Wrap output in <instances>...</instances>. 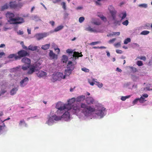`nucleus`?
<instances>
[{"label": "nucleus", "mask_w": 152, "mask_h": 152, "mask_svg": "<svg viewBox=\"0 0 152 152\" xmlns=\"http://www.w3.org/2000/svg\"><path fill=\"white\" fill-rule=\"evenodd\" d=\"M17 33L19 35H22L23 34V31H21L20 30H19L17 32Z\"/></svg>", "instance_id": "nucleus-56"}, {"label": "nucleus", "mask_w": 152, "mask_h": 152, "mask_svg": "<svg viewBox=\"0 0 152 152\" xmlns=\"http://www.w3.org/2000/svg\"><path fill=\"white\" fill-rule=\"evenodd\" d=\"M69 106V105H64L62 104L61 102H58L56 106V108L58 109L56 112L57 114L59 115L63 113L65 111V110H69L70 107Z\"/></svg>", "instance_id": "nucleus-1"}, {"label": "nucleus", "mask_w": 152, "mask_h": 152, "mask_svg": "<svg viewBox=\"0 0 152 152\" xmlns=\"http://www.w3.org/2000/svg\"><path fill=\"white\" fill-rule=\"evenodd\" d=\"M5 53L3 52L0 53V58H1L3 56L5 55Z\"/></svg>", "instance_id": "nucleus-59"}, {"label": "nucleus", "mask_w": 152, "mask_h": 152, "mask_svg": "<svg viewBox=\"0 0 152 152\" xmlns=\"http://www.w3.org/2000/svg\"><path fill=\"white\" fill-rule=\"evenodd\" d=\"M108 9L110 10V12L111 14L113 19L115 20V19L116 11L114 9L113 7L112 6H110L108 8Z\"/></svg>", "instance_id": "nucleus-7"}, {"label": "nucleus", "mask_w": 152, "mask_h": 152, "mask_svg": "<svg viewBox=\"0 0 152 152\" xmlns=\"http://www.w3.org/2000/svg\"><path fill=\"white\" fill-rule=\"evenodd\" d=\"M105 110V108L102 107L99 108V109L96 111V114L100 116L101 118H102L104 115V112Z\"/></svg>", "instance_id": "nucleus-6"}, {"label": "nucleus", "mask_w": 152, "mask_h": 152, "mask_svg": "<svg viewBox=\"0 0 152 152\" xmlns=\"http://www.w3.org/2000/svg\"><path fill=\"white\" fill-rule=\"evenodd\" d=\"M121 46L120 42H117L114 44V46L116 47H118V46Z\"/></svg>", "instance_id": "nucleus-49"}, {"label": "nucleus", "mask_w": 152, "mask_h": 152, "mask_svg": "<svg viewBox=\"0 0 152 152\" xmlns=\"http://www.w3.org/2000/svg\"><path fill=\"white\" fill-rule=\"evenodd\" d=\"M28 80V78L27 77H25L20 82V86L22 87L24 86L27 84Z\"/></svg>", "instance_id": "nucleus-10"}, {"label": "nucleus", "mask_w": 152, "mask_h": 152, "mask_svg": "<svg viewBox=\"0 0 152 152\" xmlns=\"http://www.w3.org/2000/svg\"><path fill=\"white\" fill-rule=\"evenodd\" d=\"M120 34V32H113V36L117 35V36H119Z\"/></svg>", "instance_id": "nucleus-48"}, {"label": "nucleus", "mask_w": 152, "mask_h": 152, "mask_svg": "<svg viewBox=\"0 0 152 152\" xmlns=\"http://www.w3.org/2000/svg\"><path fill=\"white\" fill-rule=\"evenodd\" d=\"M6 92V91L4 90H1V91L0 93V96L2 94H3Z\"/></svg>", "instance_id": "nucleus-55"}, {"label": "nucleus", "mask_w": 152, "mask_h": 152, "mask_svg": "<svg viewBox=\"0 0 152 152\" xmlns=\"http://www.w3.org/2000/svg\"><path fill=\"white\" fill-rule=\"evenodd\" d=\"M49 34L47 33L44 32L41 33L37 34L35 35V37L38 40H40L43 38L47 37Z\"/></svg>", "instance_id": "nucleus-4"}, {"label": "nucleus", "mask_w": 152, "mask_h": 152, "mask_svg": "<svg viewBox=\"0 0 152 152\" xmlns=\"http://www.w3.org/2000/svg\"><path fill=\"white\" fill-rule=\"evenodd\" d=\"M9 6L7 4H6L1 7V10L4 11L7 9L8 8Z\"/></svg>", "instance_id": "nucleus-32"}, {"label": "nucleus", "mask_w": 152, "mask_h": 152, "mask_svg": "<svg viewBox=\"0 0 152 152\" xmlns=\"http://www.w3.org/2000/svg\"><path fill=\"white\" fill-rule=\"evenodd\" d=\"M82 70L85 72H89V70L86 68H82Z\"/></svg>", "instance_id": "nucleus-47"}, {"label": "nucleus", "mask_w": 152, "mask_h": 152, "mask_svg": "<svg viewBox=\"0 0 152 152\" xmlns=\"http://www.w3.org/2000/svg\"><path fill=\"white\" fill-rule=\"evenodd\" d=\"M100 42V41H97V42H91L90 43V45H96L97 44L99 43Z\"/></svg>", "instance_id": "nucleus-45"}, {"label": "nucleus", "mask_w": 152, "mask_h": 152, "mask_svg": "<svg viewBox=\"0 0 152 152\" xmlns=\"http://www.w3.org/2000/svg\"><path fill=\"white\" fill-rule=\"evenodd\" d=\"M8 58H14L15 60L20 59V57L19 56L14 54H10L8 57Z\"/></svg>", "instance_id": "nucleus-21"}, {"label": "nucleus", "mask_w": 152, "mask_h": 152, "mask_svg": "<svg viewBox=\"0 0 152 152\" xmlns=\"http://www.w3.org/2000/svg\"><path fill=\"white\" fill-rule=\"evenodd\" d=\"M95 110V109L94 108L92 107L91 106H88L86 110V115H87L90 113L94 111Z\"/></svg>", "instance_id": "nucleus-16"}, {"label": "nucleus", "mask_w": 152, "mask_h": 152, "mask_svg": "<svg viewBox=\"0 0 152 152\" xmlns=\"http://www.w3.org/2000/svg\"><path fill=\"white\" fill-rule=\"evenodd\" d=\"M10 6L12 8H15L18 6V5L15 2H11L10 3Z\"/></svg>", "instance_id": "nucleus-25"}, {"label": "nucleus", "mask_w": 152, "mask_h": 152, "mask_svg": "<svg viewBox=\"0 0 152 152\" xmlns=\"http://www.w3.org/2000/svg\"><path fill=\"white\" fill-rule=\"evenodd\" d=\"M139 6L141 7H144L146 8L147 7V4H140L139 5Z\"/></svg>", "instance_id": "nucleus-42"}, {"label": "nucleus", "mask_w": 152, "mask_h": 152, "mask_svg": "<svg viewBox=\"0 0 152 152\" xmlns=\"http://www.w3.org/2000/svg\"><path fill=\"white\" fill-rule=\"evenodd\" d=\"M94 24L99 25L101 24V23L100 22H94Z\"/></svg>", "instance_id": "nucleus-62"}, {"label": "nucleus", "mask_w": 152, "mask_h": 152, "mask_svg": "<svg viewBox=\"0 0 152 152\" xmlns=\"http://www.w3.org/2000/svg\"><path fill=\"white\" fill-rule=\"evenodd\" d=\"M149 33V31L147 30H145L142 31L140 33L141 34L146 35L148 34Z\"/></svg>", "instance_id": "nucleus-34"}, {"label": "nucleus", "mask_w": 152, "mask_h": 152, "mask_svg": "<svg viewBox=\"0 0 152 152\" xmlns=\"http://www.w3.org/2000/svg\"><path fill=\"white\" fill-rule=\"evenodd\" d=\"M84 18L83 17H80L79 19V21L80 23H82L84 20Z\"/></svg>", "instance_id": "nucleus-43"}, {"label": "nucleus", "mask_w": 152, "mask_h": 152, "mask_svg": "<svg viewBox=\"0 0 152 152\" xmlns=\"http://www.w3.org/2000/svg\"><path fill=\"white\" fill-rule=\"evenodd\" d=\"M18 90V89L17 88H13L12 90H11L10 91L11 94L13 95L15 94Z\"/></svg>", "instance_id": "nucleus-29"}, {"label": "nucleus", "mask_w": 152, "mask_h": 152, "mask_svg": "<svg viewBox=\"0 0 152 152\" xmlns=\"http://www.w3.org/2000/svg\"><path fill=\"white\" fill-rule=\"evenodd\" d=\"M131 69L132 70V71L133 72H137V69L136 68H135L133 67H131Z\"/></svg>", "instance_id": "nucleus-51"}, {"label": "nucleus", "mask_w": 152, "mask_h": 152, "mask_svg": "<svg viewBox=\"0 0 152 152\" xmlns=\"http://www.w3.org/2000/svg\"><path fill=\"white\" fill-rule=\"evenodd\" d=\"M50 46V45L49 44H47L42 45L41 47V48L42 49L46 50L48 49L49 48Z\"/></svg>", "instance_id": "nucleus-30"}, {"label": "nucleus", "mask_w": 152, "mask_h": 152, "mask_svg": "<svg viewBox=\"0 0 152 152\" xmlns=\"http://www.w3.org/2000/svg\"><path fill=\"white\" fill-rule=\"evenodd\" d=\"M126 12L123 14V15L121 17V20H122L126 17Z\"/></svg>", "instance_id": "nucleus-53"}, {"label": "nucleus", "mask_w": 152, "mask_h": 152, "mask_svg": "<svg viewBox=\"0 0 152 152\" xmlns=\"http://www.w3.org/2000/svg\"><path fill=\"white\" fill-rule=\"evenodd\" d=\"M116 40V38H113L112 39L110 40L109 42H108L109 43H113L115 40Z\"/></svg>", "instance_id": "nucleus-52"}, {"label": "nucleus", "mask_w": 152, "mask_h": 152, "mask_svg": "<svg viewBox=\"0 0 152 152\" xmlns=\"http://www.w3.org/2000/svg\"><path fill=\"white\" fill-rule=\"evenodd\" d=\"M18 54L19 55L18 56L20 57V58L21 57L29 56V54L26 51L24 50H22L19 51Z\"/></svg>", "instance_id": "nucleus-9"}, {"label": "nucleus", "mask_w": 152, "mask_h": 152, "mask_svg": "<svg viewBox=\"0 0 152 152\" xmlns=\"http://www.w3.org/2000/svg\"><path fill=\"white\" fill-rule=\"evenodd\" d=\"M50 24L52 26H53L55 24V22L54 21H50L49 22Z\"/></svg>", "instance_id": "nucleus-60"}, {"label": "nucleus", "mask_w": 152, "mask_h": 152, "mask_svg": "<svg viewBox=\"0 0 152 152\" xmlns=\"http://www.w3.org/2000/svg\"><path fill=\"white\" fill-rule=\"evenodd\" d=\"M49 56L52 59H54L55 58L57 59V56L51 50H50Z\"/></svg>", "instance_id": "nucleus-20"}, {"label": "nucleus", "mask_w": 152, "mask_h": 152, "mask_svg": "<svg viewBox=\"0 0 152 152\" xmlns=\"http://www.w3.org/2000/svg\"><path fill=\"white\" fill-rule=\"evenodd\" d=\"M88 106L84 103H82L81 104V108L82 112L85 114H86V110Z\"/></svg>", "instance_id": "nucleus-11"}, {"label": "nucleus", "mask_w": 152, "mask_h": 152, "mask_svg": "<svg viewBox=\"0 0 152 152\" xmlns=\"http://www.w3.org/2000/svg\"><path fill=\"white\" fill-rule=\"evenodd\" d=\"M13 20L14 21L12 23L14 24H20L24 22V19L23 18L19 17L15 18Z\"/></svg>", "instance_id": "nucleus-5"}, {"label": "nucleus", "mask_w": 152, "mask_h": 152, "mask_svg": "<svg viewBox=\"0 0 152 152\" xmlns=\"http://www.w3.org/2000/svg\"><path fill=\"white\" fill-rule=\"evenodd\" d=\"M64 27V26H59L57 27L54 29V31L56 32L62 29Z\"/></svg>", "instance_id": "nucleus-33"}, {"label": "nucleus", "mask_w": 152, "mask_h": 152, "mask_svg": "<svg viewBox=\"0 0 152 152\" xmlns=\"http://www.w3.org/2000/svg\"><path fill=\"white\" fill-rule=\"evenodd\" d=\"M121 99L122 101H125L126 99V98L125 96H122L121 98Z\"/></svg>", "instance_id": "nucleus-61"}, {"label": "nucleus", "mask_w": 152, "mask_h": 152, "mask_svg": "<svg viewBox=\"0 0 152 152\" xmlns=\"http://www.w3.org/2000/svg\"><path fill=\"white\" fill-rule=\"evenodd\" d=\"M62 118L61 116H57L56 115H54L52 116V117H50L47 123L48 124H50V122H51L52 121L53 122V121L52 120L53 119H54L55 120L58 121L61 120Z\"/></svg>", "instance_id": "nucleus-8"}, {"label": "nucleus", "mask_w": 152, "mask_h": 152, "mask_svg": "<svg viewBox=\"0 0 152 152\" xmlns=\"http://www.w3.org/2000/svg\"><path fill=\"white\" fill-rule=\"evenodd\" d=\"M25 123V121L24 120H21L20 121L19 124L20 125H22V123Z\"/></svg>", "instance_id": "nucleus-64"}, {"label": "nucleus", "mask_w": 152, "mask_h": 152, "mask_svg": "<svg viewBox=\"0 0 152 152\" xmlns=\"http://www.w3.org/2000/svg\"><path fill=\"white\" fill-rule=\"evenodd\" d=\"M62 60L63 63H66L68 60V57L64 55Z\"/></svg>", "instance_id": "nucleus-31"}, {"label": "nucleus", "mask_w": 152, "mask_h": 152, "mask_svg": "<svg viewBox=\"0 0 152 152\" xmlns=\"http://www.w3.org/2000/svg\"><path fill=\"white\" fill-rule=\"evenodd\" d=\"M136 64L138 66H142L143 64L142 62L140 61H137Z\"/></svg>", "instance_id": "nucleus-40"}, {"label": "nucleus", "mask_w": 152, "mask_h": 152, "mask_svg": "<svg viewBox=\"0 0 152 152\" xmlns=\"http://www.w3.org/2000/svg\"><path fill=\"white\" fill-rule=\"evenodd\" d=\"M145 99L142 96H141L140 98H139V101L140 103H142L144 102L145 100Z\"/></svg>", "instance_id": "nucleus-41"}, {"label": "nucleus", "mask_w": 152, "mask_h": 152, "mask_svg": "<svg viewBox=\"0 0 152 152\" xmlns=\"http://www.w3.org/2000/svg\"><path fill=\"white\" fill-rule=\"evenodd\" d=\"M37 76L40 77H43L47 75V73L45 72L42 71H40L37 74Z\"/></svg>", "instance_id": "nucleus-18"}, {"label": "nucleus", "mask_w": 152, "mask_h": 152, "mask_svg": "<svg viewBox=\"0 0 152 152\" xmlns=\"http://www.w3.org/2000/svg\"><path fill=\"white\" fill-rule=\"evenodd\" d=\"M58 78V80H60L62 79L65 78V75H64L63 73L60 72L56 73Z\"/></svg>", "instance_id": "nucleus-19"}, {"label": "nucleus", "mask_w": 152, "mask_h": 152, "mask_svg": "<svg viewBox=\"0 0 152 152\" xmlns=\"http://www.w3.org/2000/svg\"><path fill=\"white\" fill-rule=\"evenodd\" d=\"M72 70L67 69V70H65L64 72L65 75V76H69L72 73Z\"/></svg>", "instance_id": "nucleus-28"}, {"label": "nucleus", "mask_w": 152, "mask_h": 152, "mask_svg": "<svg viewBox=\"0 0 152 152\" xmlns=\"http://www.w3.org/2000/svg\"><path fill=\"white\" fill-rule=\"evenodd\" d=\"M96 85L99 88H102L103 86V84L101 83H100L99 82H96Z\"/></svg>", "instance_id": "nucleus-39"}, {"label": "nucleus", "mask_w": 152, "mask_h": 152, "mask_svg": "<svg viewBox=\"0 0 152 152\" xmlns=\"http://www.w3.org/2000/svg\"><path fill=\"white\" fill-rule=\"evenodd\" d=\"M66 52L67 53H69V54H70V53L72 54L73 53V51L72 50H71L70 49H68L66 50Z\"/></svg>", "instance_id": "nucleus-50"}, {"label": "nucleus", "mask_w": 152, "mask_h": 152, "mask_svg": "<svg viewBox=\"0 0 152 152\" xmlns=\"http://www.w3.org/2000/svg\"><path fill=\"white\" fill-rule=\"evenodd\" d=\"M6 16L8 20V21L12 23L13 21V20L14 19L15 15L13 13L10 12H7L6 14Z\"/></svg>", "instance_id": "nucleus-3"}, {"label": "nucleus", "mask_w": 152, "mask_h": 152, "mask_svg": "<svg viewBox=\"0 0 152 152\" xmlns=\"http://www.w3.org/2000/svg\"><path fill=\"white\" fill-rule=\"evenodd\" d=\"M100 18L102 20L104 21H106L107 20L106 18L103 15Z\"/></svg>", "instance_id": "nucleus-54"}, {"label": "nucleus", "mask_w": 152, "mask_h": 152, "mask_svg": "<svg viewBox=\"0 0 152 152\" xmlns=\"http://www.w3.org/2000/svg\"><path fill=\"white\" fill-rule=\"evenodd\" d=\"M85 97L84 96L81 95L77 97L76 99V101L77 102H80L85 99Z\"/></svg>", "instance_id": "nucleus-22"}, {"label": "nucleus", "mask_w": 152, "mask_h": 152, "mask_svg": "<svg viewBox=\"0 0 152 152\" xmlns=\"http://www.w3.org/2000/svg\"><path fill=\"white\" fill-rule=\"evenodd\" d=\"M71 109H72L73 110H74L75 111H79V108L77 106H72V105Z\"/></svg>", "instance_id": "nucleus-38"}, {"label": "nucleus", "mask_w": 152, "mask_h": 152, "mask_svg": "<svg viewBox=\"0 0 152 152\" xmlns=\"http://www.w3.org/2000/svg\"><path fill=\"white\" fill-rule=\"evenodd\" d=\"M22 62L27 64V65H30L31 60L30 59L26 57H24L21 60Z\"/></svg>", "instance_id": "nucleus-15"}, {"label": "nucleus", "mask_w": 152, "mask_h": 152, "mask_svg": "<svg viewBox=\"0 0 152 152\" xmlns=\"http://www.w3.org/2000/svg\"><path fill=\"white\" fill-rule=\"evenodd\" d=\"M131 42V39L130 38H127L125 40L124 42V43L125 44H127L129 42Z\"/></svg>", "instance_id": "nucleus-36"}, {"label": "nucleus", "mask_w": 152, "mask_h": 152, "mask_svg": "<svg viewBox=\"0 0 152 152\" xmlns=\"http://www.w3.org/2000/svg\"><path fill=\"white\" fill-rule=\"evenodd\" d=\"M29 66V65H28L27 66H25V65H24L22 66V69L23 70H26L28 69Z\"/></svg>", "instance_id": "nucleus-35"}, {"label": "nucleus", "mask_w": 152, "mask_h": 152, "mask_svg": "<svg viewBox=\"0 0 152 152\" xmlns=\"http://www.w3.org/2000/svg\"><path fill=\"white\" fill-rule=\"evenodd\" d=\"M76 101V99L75 98H72L68 101V103L64 105H69V107L70 108V110L72 109V104L73 103Z\"/></svg>", "instance_id": "nucleus-12"}, {"label": "nucleus", "mask_w": 152, "mask_h": 152, "mask_svg": "<svg viewBox=\"0 0 152 152\" xmlns=\"http://www.w3.org/2000/svg\"><path fill=\"white\" fill-rule=\"evenodd\" d=\"M83 56V55L81 53L80 54L79 52H74L73 53V57L77 58L79 57H82Z\"/></svg>", "instance_id": "nucleus-26"}, {"label": "nucleus", "mask_w": 152, "mask_h": 152, "mask_svg": "<svg viewBox=\"0 0 152 152\" xmlns=\"http://www.w3.org/2000/svg\"><path fill=\"white\" fill-rule=\"evenodd\" d=\"M52 79L51 80L53 82H55L57 80H58V78L56 73L53 74L52 76Z\"/></svg>", "instance_id": "nucleus-24"}, {"label": "nucleus", "mask_w": 152, "mask_h": 152, "mask_svg": "<svg viewBox=\"0 0 152 152\" xmlns=\"http://www.w3.org/2000/svg\"><path fill=\"white\" fill-rule=\"evenodd\" d=\"M55 50H56L57 51V53H59L60 51V49L59 48H55Z\"/></svg>", "instance_id": "nucleus-63"}, {"label": "nucleus", "mask_w": 152, "mask_h": 152, "mask_svg": "<svg viewBox=\"0 0 152 152\" xmlns=\"http://www.w3.org/2000/svg\"><path fill=\"white\" fill-rule=\"evenodd\" d=\"M86 30L90 31L91 32H101V31L96 30L95 29H93L90 27H88L86 28Z\"/></svg>", "instance_id": "nucleus-23"}, {"label": "nucleus", "mask_w": 152, "mask_h": 152, "mask_svg": "<svg viewBox=\"0 0 152 152\" xmlns=\"http://www.w3.org/2000/svg\"><path fill=\"white\" fill-rule=\"evenodd\" d=\"M75 68V64H72V61H69L67 65V68L72 71Z\"/></svg>", "instance_id": "nucleus-13"}, {"label": "nucleus", "mask_w": 152, "mask_h": 152, "mask_svg": "<svg viewBox=\"0 0 152 152\" xmlns=\"http://www.w3.org/2000/svg\"><path fill=\"white\" fill-rule=\"evenodd\" d=\"M137 58L138 59L142 60L144 61H145L146 60V58L145 56H138L137 57Z\"/></svg>", "instance_id": "nucleus-37"}, {"label": "nucleus", "mask_w": 152, "mask_h": 152, "mask_svg": "<svg viewBox=\"0 0 152 152\" xmlns=\"http://www.w3.org/2000/svg\"><path fill=\"white\" fill-rule=\"evenodd\" d=\"M28 68L29 70L27 72V74L28 75L32 74L35 71H37L40 69L37 67V64H35L30 65Z\"/></svg>", "instance_id": "nucleus-2"}, {"label": "nucleus", "mask_w": 152, "mask_h": 152, "mask_svg": "<svg viewBox=\"0 0 152 152\" xmlns=\"http://www.w3.org/2000/svg\"><path fill=\"white\" fill-rule=\"evenodd\" d=\"M37 48V47L36 46H33L32 45H30L28 47V50L32 51L36 50Z\"/></svg>", "instance_id": "nucleus-27"}, {"label": "nucleus", "mask_w": 152, "mask_h": 152, "mask_svg": "<svg viewBox=\"0 0 152 152\" xmlns=\"http://www.w3.org/2000/svg\"><path fill=\"white\" fill-rule=\"evenodd\" d=\"M63 9L65 10L66 9V4L65 2H63Z\"/></svg>", "instance_id": "nucleus-58"}, {"label": "nucleus", "mask_w": 152, "mask_h": 152, "mask_svg": "<svg viewBox=\"0 0 152 152\" xmlns=\"http://www.w3.org/2000/svg\"><path fill=\"white\" fill-rule=\"evenodd\" d=\"M67 111L65 112L61 116L62 118H64V119H68L70 118V115L69 113L67 111L68 110H67Z\"/></svg>", "instance_id": "nucleus-17"}, {"label": "nucleus", "mask_w": 152, "mask_h": 152, "mask_svg": "<svg viewBox=\"0 0 152 152\" xmlns=\"http://www.w3.org/2000/svg\"><path fill=\"white\" fill-rule=\"evenodd\" d=\"M138 101H139V98L136 99L133 101L132 104L133 105L136 104Z\"/></svg>", "instance_id": "nucleus-44"}, {"label": "nucleus", "mask_w": 152, "mask_h": 152, "mask_svg": "<svg viewBox=\"0 0 152 152\" xmlns=\"http://www.w3.org/2000/svg\"><path fill=\"white\" fill-rule=\"evenodd\" d=\"M122 23L123 25L127 26L129 23L128 20H126L122 22Z\"/></svg>", "instance_id": "nucleus-46"}, {"label": "nucleus", "mask_w": 152, "mask_h": 152, "mask_svg": "<svg viewBox=\"0 0 152 152\" xmlns=\"http://www.w3.org/2000/svg\"><path fill=\"white\" fill-rule=\"evenodd\" d=\"M86 100V103L88 104H93L94 101V99L91 97H87Z\"/></svg>", "instance_id": "nucleus-14"}, {"label": "nucleus", "mask_w": 152, "mask_h": 152, "mask_svg": "<svg viewBox=\"0 0 152 152\" xmlns=\"http://www.w3.org/2000/svg\"><path fill=\"white\" fill-rule=\"evenodd\" d=\"M116 52L118 53L121 54L122 53V51L121 50H116Z\"/></svg>", "instance_id": "nucleus-57"}]
</instances>
